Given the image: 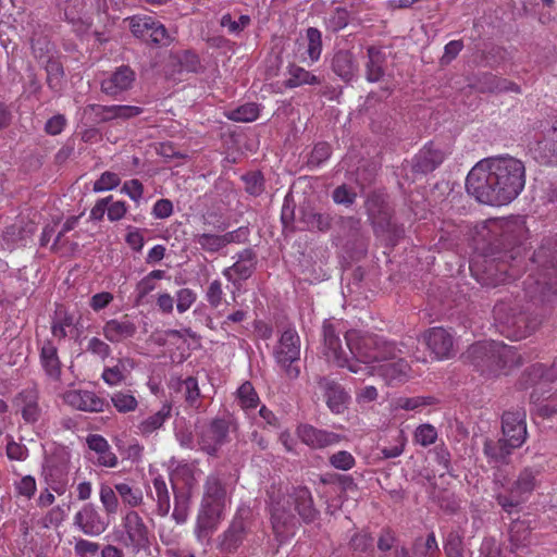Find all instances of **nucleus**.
I'll return each instance as SVG.
<instances>
[{"instance_id": "obj_15", "label": "nucleus", "mask_w": 557, "mask_h": 557, "mask_svg": "<svg viewBox=\"0 0 557 557\" xmlns=\"http://www.w3.org/2000/svg\"><path fill=\"white\" fill-rule=\"evenodd\" d=\"M60 396L64 404L81 411L101 412L106 406L104 399L91 391L67 389Z\"/></svg>"}, {"instance_id": "obj_21", "label": "nucleus", "mask_w": 557, "mask_h": 557, "mask_svg": "<svg viewBox=\"0 0 557 557\" xmlns=\"http://www.w3.org/2000/svg\"><path fill=\"white\" fill-rule=\"evenodd\" d=\"M40 366L45 375L51 382H60L62 374V363L59 358L58 347L51 339H46L40 346L39 354Z\"/></svg>"}, {"instance_id": "obj_34", "label": "nucleus", "mask_w": 557, "mask_h": 557, "mask_svg": "<svg viewBox=\"0 0 557 557\" xmlns=\"http://www.w3.org/2000/svg\"><path fill=\"white\" fill-rule=\"evenodd\" d=\"M74 329V315L64 308H58L51 323L52 336L59 341L64 339L67 335L72 334Z\"/></svg>"}, {"instance_id": "obj_32", "label": "nucleus", "mask_w": 557, "mask_h": 557, "mask_svg": "<svg viewBox=\"0 0 557 557\" xmlns=\"http://www.w3.org/2000/svg\"><path fill=\"white\" fill-rule=\"evenodd\" d=\"M173 386L176 394L181 395L188 407L195 409L200 407L201 393L196 377L178 379Z\"/></svg>"}, {"instance_id": "obj_38", "label": "nucleus", "mask_w": 557, "mask_h": 557, "mask_svg": "<svg viewBox=\"0 0 557 557\" xmlns=\"http://www.w3.org/2000/svg\"><path fill=\"white\" fill-rule=\"evenodd\" d=\"M153 488L150 490V495L157 500L158 511L161 516H165L170 510V494L166 483L162 476L153 479Z\"/></svg>"}, {"instance_id": "obj_8", "label": "nucleus", "mask_w": 557, "mask_h": 557, "mask_svg": "<svg viewBox=\"0 0 557 557\" xmlns=\"http://www.w3.org/2000/svg\"><path fill=\"white\" fill-rule=\"evenodd\" d=\"M341 323L325 320L322 324L323 354L327 360L333 361L339 368H347L350 372L359 374L361 371L370 373L368 368H362L357 362H350L348 354L344 350L341 339L343 334Z\"/></svg>"}, {"instance_id": "obj_23", "label": "nucleus", "mask_w": 557, "mask_h": 557, "mask_svg": "<svg viewBox=\"0 0 557 557\" xmlns=\"http://www.w3.org/2000/svg\"><path fill=\"white\" fill-rule=\"evenodd\" d=\"M516 448L517 447H511V443L504 438H486L483 444V454L488 465L493 468H499L509 463L510 456Z\"/></svg>"}, {"instance_id": "obj_53", "label": "nucleus", "mask_w": 557, "mask_h": 557, "mask_svg": "<svg viewBox=\"0 0 557 557\" xmlns=\"http://www.w3.org/2000/svg\"><path fill=\"white\" fill-rule=\"evenodd\" d=\"M245 189L252 196H259L264 190V178L260 172H250L243 176Z\"/></svg>"}, {"instance_id": "obj_45", "label": "nucleus", "mask_w": 557, "mask_h": 557, "mask_svg": "<svg viewBox=\"0 0 557 557\" xmlns=\"http://www.w3.org/2000/svg\"><path fill=\"white\" fill-rule=\"evenodd\" d=\"M352 20L350 12L346 8L337 7L327 20V27L336 33L345 28Z\"/></svg>"}, {"instance_id": "obj_50", "label": "nucleus", "mask_w": 557, "mask_h": 557, "mask_svg": "<svg viewBox=\"0 0 557 557\" xmlns=\"http://www.w3.org/2000/svg\"><path fill=\"white\" fill-rule=\"evenodd\" d=\"M86 443L90 450H92L97 458L98 457H111L113 451L108 443V441L99 435V434H90L86 438Z\"/></svg>"}, {"instance_id": "obj_39", "label": "nucleus", "mask_w": 557, "mask_h": 557, "mask_svg": "<svg viewBox=\"0 0 557 557\" xmlns=\"http://www.w3.org/2000/svg\"><path fill=\"white\" fill-rule=\"evenodd\" d=\"M124 531L122 540L126 545L137 548L139 542V515L135 510L128 511L124 517Z\"/></svg>"}, {"instance_id": "obj_57", "label": "nucleus", "mask_w": 557, "mask_h": 557, "mask_svg": "<svg viewBox=\"0 0 557 557\" xmlns=\"http://www.w3.org/2000/svg\"><path fill=\"white\" fill-rule=\"evenodd\" d=\"M250 23L248 15H240L238 20H233L230 13L224 14L220 20V25L227 28L230 34H239Z\"/></svg>"}, {"instance_id": "obj_37", "label": "nucleus", "mask_w": 557, "mask_h": 557, "mask_svg": "<svg viewBox=\"0 0 557 557\" xmlns=\"http://www.w3.org/2000/svg\"><path fill=\"white\" fill-rule=\"evenodd\" d=\"M537 151L543 163L557 164V127L548 131L546 137L537 143Z\"/></svg>"}, {"instance_id": "obj_16", "label": "nucleus", "mask_w": 557, "mask_h": 557, "mask_svg": "<svg viewBox=\"0 0 557 557\" xmlns=\"http://www.w3.org/2000/svg\"><path fill=\"white\" fill-rule=\"evenodd\" d=\"M224 511L223 507L201 503L195 529L199 540L208 539L216 531L224 519Z\"/></svg>"}, {"instance_id": "obj_52", "label": "nucleus", "mask_w": 557, "mask_h": 557, "mask_svg": "<svg viewBox=\"0 0 557 557\" xmlns=\"http://www.w3.org/2000/svg\"><path fill=\"white\" fill-rule=\"evenodd\" d=\"M332 467L338 470L348 471L356 465L355 457L347 450H339L329 457Z\"/></svg>"}, {"instance_id": "obj_2", "label": "nucleus", "mask_w": 557, "mask_h": 557, "mask_svg": "<svg viewBox=\"0 0 557 557\" xmlns=\"http://www.w3.org/2000/svg\"><path fill=\"white\" fill-rule=\"evenodd\" d=\"M268 496L272 529L280 541L290 536L299 524L295 512L305 523L314 521L319 516L311 492L305 486H293L285 493L271 486Z\"/></svg>"}, {"instance_id": "obj_40", "label": "nucleus", "mask_w": 557, "mask_h": 557, "mask_svg": "<svg viewBox=\"0 0 557 557\" xmlns=\"http://www.w3.org/2000/svg\"><path fill=\"white\" fill-rule=\"evenodd\" d=\"M412 549L414 557H437L440 549L435 534L430 533L425 540L417 539Z\"/></svg>"}, {"instance_id": "obj_43", "label": "nucleus", "mask_w": 557, "mask_h": 557, "mask_svg": "<svg viewBox=\"0 0 557 557\" xmlns=\"http://www.w3.org/2000/svg\"><path fill=\"white\" fill-rule=\"evenodd\" d=\"M259 116V108L256 103H245L230 111L227 117L235 122H252Z\"/></svg>"}, {"instance_id": "obj_44", "label": "nucleus", "mask_w": 557, "mask_h": 557, "mask_svg": "<svg viewBox=\"0 0 557 557\" xmlns=\"http://www.w3.org/2000/svg\"><path fill=\"white\" fill-rule=\"evenodd\" d=\"M504 323L512 327L515 336L519 338L530 335L535 329V324L530 325L529 318L523 313L508 318Z\"/></svg>"}, {"instance_id": "obj_1", "label": "nucleus", "mask_w": 557, "mask_h": 557, "mask_svg": "<svg viewBox=\"0 0 557 557\" xmlns=\"http://www.w3.org/2000/svg\"><path fill=\"white\" fill-rule=\"evenodd\" d=\"M525 185V166L517 158L505 156L481 160L468 173L467 191L482 203L503 206L511 202Z\"/></svg>"}, {"instance_id": "obj_61", "label": "nucleus", "mask_w": 557, "mask_h": 557, "mask_svg": "<svg viewBox=\"0 0 557 557\" xmlns=\"http://www.w3.org/2000/svg\"><path fill=\"white\" fill-rule=\"evenodd\" d=\"M414 438L418 444L429 446L437 438L436 429L431 424H422L417 428Z\"/></svg>"}, {"instance_id": "obj_59", "label": "nucleus", "mask_w": 557, "mask_h": 557, "mask_svg": "<svg viewBox=\"0 0 557 557\" xmlns=\"http://www.w3.org/2000/svg\"><path fill=\"white\" fill-rule=\"evenodd\" d=\"M224 292L219 280L212 281L206 292V299L210 307L219 308L222 305Z\"/></svg>"}, {"instance_id": "obj_35", "label": "nucleus", "mask_w": 557, "mask_h": 557, "mask_svg": "<svg viewBox=\"0 0 557 557\" xmlns=\"http://www.w3.org/2000/svg\"><path fill=\"white\" fill-rule=\"evenodd\" d=\"M287 73L289 77L284 82V86L289 89L302 85H320L322 83L320 77L296 64H290Z\"/></svg>"}, {"instance_id": "obj_12", "label": "nucleus", "mask_w": 557, "mask_h": 557, "mask_svg": "<svg viewBox=\"0 0 557 557\" xmlns=\"http://www.w3.org/2000/svg\"><path fill=\"white\" fill-rule=\"evenodd\" d=\"M503 438L511 447H521L527 440L525 411L523 409L505 411L502 418Z\"/></svg>"}, {"instance_id": "obj_46", "label": "nucleus", "mask_w": 557, "mask_h": 557, "mask_svg": "<svg viewBox=\"0 0 557 557\" xmlns=\"http://www.w3.org/2000/svg\"><path fill=\"white\" fill-rule=\"evenodd\" d=\"M34 231L35 227L32 223L26 224L25 227H22L21 223H15L7 227L3 236L8 243L15 244L29 237Z\"/></svg>"}, {"instance_id": "obj_10", "label": "nucleus", "mask_w": 557, "mask_h": 557, "mask_svg": "<svg viewBox=\"0 0 557 557\" xmlns=\"http://www.w3.org/2000/svg\"><path fill=\"white\" fill-rule=\"evenodd\" d=\"M70 453L65 448L58 449L46 460L44 473L52 491L62 495L65 492L70 471Z\"/></svg>"}, {"instance_id": "obj_20", "label": "nucleus", "mask_w": 557, "mask_h": 557, "mask_svg": "<svg viewBox=\"0 0 557 557\" xmlns=\"http://www.w3.org/2000/svg\"><path fill=\"white\" fill-rule=\"evenodd\" d=\"M172 41L165 26L151 16L141 17V42L147 46L162 48Z\"/></svg>"}, {"instance_id": "obj_63", "label": "nucleus", "mask_w": 557, "mask_h": 557, "mask_svg": "<svg viewBox=\"0 0 557 557\" xmlns=\"http://www.w3.org/2000/svg\"><path fill=\"white\" fill-rule=\"evenodd\" d=\"M197 295L190 288H182L176 293V309L180 313L186 312L196 301Z\"/></svg>"}, {"instance_id": "obj_14", "label": "nucleus", "mask_w": 557, "mask_h": 557, "mask_svg": "<svg viewBox=\"0 0 557 557\" xmlns=\"http://www.w3.org/2000/svg\"><path fill=\"white\" fill-rule=\"evenodd\" d=\"M300 441L313 449L334 446L345 440V436L335 432L318 429L311 424H300L297 428Z\"/></svg>"}, {"instance_id": "obj_26", "label": "nucleus", "mask_w": 557, "mask_h": 557, "mask_svg": "<svg viewBox=\"0 0 557 557\" xmlns=\"http://www.w3.org/2000/svg\"><path fill=\"white\" fill-rule=\"evenodd\" d=\"M425 343L437 359L448 358L453 351V337L443 327H433L425 334Z\"/></svg>"}, {"instance_id": "obj_58", "label": "nucleus", "mask_w": 557, "mask_h": 557, "mask_svg": "<svg viewBox=\"0 0 557 557\" xmlns=\"http://www.w3.org/2000/svg\"><path fill=\"white\" fill-rule=\"evenodd\" d=\"M398 352H400V349H398L394 343L379 338L376 362H388V360L398 359Z\"/></svg>"}, {"instance_id": "obj_56", "label": "nucleus", "mask_w": 557, "mask_h": 557, "mask_svg": "<svg viewBox=\"0 0 557 557\" xmlns=\"http://www.w3.org/2000/svg\"><path fill=\"white\" fill-rule=\"evenodd\" d=\"M111 400L120 412L133 411L137 407L136 398L128 393L117 392L112 395Z\"/></svg>"}, {"instance_id": "obj_31", "label": "nucleus", "mask_w": 557, "mask_h": 557, "mask_svg": "<svg viewBox=\"0 0 557 557\" xmlns=\"http://www.w3.org/2000/svg\"><path fill=\"white\" fill-rule=\"evenodd\" d=\"M16 401L26 422L35 423L39 420L41 410L38 405V393L35 389L21 392Z\"/></svg>"}, {"instance_id": "obj_4", "label": "nucleus", "mask_w": 557, "mask_h": 557, "mask_svg": "<svg viewBox=\"0 0 557 557\" xmlns=\"http://www.w3.org/2000/svg\"><path fill=\"white\" fill-rule=\"evenodd\" d=\"M253 510L246 505L237 508L226 530L218 536V548L223 553H235L256 527Z\"/></svg>"}, {"instance_id": "obj_33", "label": "nucleus", "mask_w": 557, "mask_h": 557, "mask_svg": "<svg viewBox=\"0 0 557 557\" xmlns=\"http://www.w3.org/2000/svg\"><path fill=\"white\" fill-rule=\"evenodd\" d=\"M299 222L304 223L308 231L326 232L332 227V216L329 213H321L310 207H302L299 210Z\"/></svg>"}, {"instance_id": "obj_7", "label": "nucleus", "mask_w": 557, "mask_h": 557, "mask_svg": "<svg viewBox=\"0 0 557 557\" xmlns=\"http://www.w3.org/2000/svg\"><path fill=\"white\" fill-rule=\"evenodd\" d=\"M301 341L297 331L293 327L284 330L273 349V357L285 375L295 380L300 375Z\"/></svg>"}, {"instance_id": "obj_22", "label": "nucleus", "mask_w": 557, "mask_h": 557, "mask_svg": "<svg viewBox=\"0 0 557 557\" xmlns=\"http://www.w3.org/2000/svg\"><path fill=\"white\" fill-rule=\"evenodd\" d=\"M201 471L197 468L196 463H178L172 471L171 481L174 492L189 493L197 485V476Z\"/></svg>"}, {"instance_id": "obj_41", "label": "nucleus", "mask_w": 557, "mask_h": 557, "mask_svg": "<svg viewBox=\"0 0 557 557\" xmlns=\"http://www.w3.org/2000/svg\"><path fill=\"white\" fill-rule=\"evenodd\" d=\"M237 400L244 410L255 409L259 404V396L252 384L244 382L237 389Z\"/></svg>"}, {"instance_id": "obj_48", "label": "nucleus", "mask_w": 557, "mask_h": 557, "mask_svg": "<svg viewBox=\"0 0 557 557\" xmlns=\"http://www.w3.org/2000/svg\"><path fill=\"white\" fill-rule=\"evenodd\" d=\"M308 55L311 61H318L322 51V35L318 28L309 27L307 29Z\"/></svg>"}, {"instance_id": "obj_5", "label": "nucleus", "mask_w": 557, "mask_h": 557, "mask_svg": "<svg viewBox=\"0 0 557 557\" xmlns=\"http://www.w3.org/2000/svg\"><path fill=\"white\" fill-rule=\"evenodd\" d=\"M237 429L232 416L216 417L196 426L199 449L209 456H215L220 448L230 442V433Z\"/></svg>"}, {"instance_id": "obj_28", "label": "nucleus", "mask_w": 557, "mask_h": 557, "mask_svg": "<svg viewBox=\"0 0 557 557\" xmlns=\"http://www.w3.org/2000/svg\"><path fill=\"white\" fill-rule=\"evenodd\" d=\"M201 503L226 508V487L219 474L212 473L208 475L205 483V491Z\"/></svg>"}, {"instance_id": "obj_11", "label": "nucleus", "mask_w": 557, "mask_h": 557, "mask_svg": "<svg viewBox=\"0 0 557 557\" xmlns=\"http://www.w3.org/2000/svg\"><path fill=\"white\" fill-rule=\"evenodd\" d=\"M234 258H236L234 264L225 268L222 274L234 286L239 287L240 282L248 280L255 273L258 257L252 248H246Z\"/></svg>"}, {"instance_id": "obj_27", "label": "nucleus", "mask_w": 557, "mask_h": 557, "mask_svg": "<svg viewBox=\"0 0 557 557\" xmlns=\"http://www.w3.org/2000/svg\"><path fill=\"white\" fill-rule=\"evenodd\" d=\"M444 159L445 154L442 150L428 145L414 157L412 169L416 173L426 174L441 165Z\"/></svg>"}, {"instance_id": "obj_60", "label": "nucleus", "mask_w": 557, "mask_h": 557, "mask_svg": "<svg viewBox=\"0 0 557 557\" xmlns=\"http://www.w3.org/2000/svg\"><path fill=\"white\" fill-rule=\"evenodd\" d=\"M446 557H463L462 539L455 532H450L444 545Z\"/></svg>"}, {"instance_id": "obj_62", "label": "nucleus", "mask_w": 557, "mask_h": 557, "mask_svg": "<svg viewBox=\"0 0 557 557\" xmlns=\"http://www.w3.org/2000/svg\"><path fill=\"white\" fill-rule=\"evenodd\" d=\"M120 177L117 174L112 172H104L101 176L94 183V191H107L111 190L120 184Z\"/></svg>"}, {"instance_id": "obj_24", "label": "nucleus", "mask_w": 557, "mask_h": 557, "mask_svg": "<svg viewBox=\"0 0 557 557\" xmlns=\"http://www.w3.org/2000/svg\"><path fill=\"white\" fill-rule=\"evenodd\" d=\"M476 89L482 94H503L515 92L520 94L521 88L515 82L499 77L492 73H483L475 83Z\"/></svg>"}, {"instance_id": "obj_6", "label": "nucleus", "mask_w": 557, "mask_h": 557, "mask_svg": "<svg viewBox=\"0 0 557 557\" xmlns=\"http://www.w3.org/2000/svg\"><path fill=\"white\" fill-rule=\"evenodd\" d=\"M539 471L524 468L506 492L497 493L495 499L507 513L518 512L537 486Z\"/></svg>"}, {"instance_id": "obj_36", "label": "nucleus", "mask_w": 557, "mask_h": 557, "mask_svg": "<svg viewBox=\"0 0 557 557\" xmlns=\"http://www.w3.org/2000/svg\"><path fill=\"white\" fill-rule=\"evenodd\" d=\"M136 331V326L128 320H111L107 322L103 334L110 342H121L131 337Z\"/></svg>"}, {"instance_id": "obj_42", "label": "nucleus", "mask_w": 557, "mask_h": 557, "mask_svg": "<svg viewBox=\"0 0 557 557\" xmlns=\"http://www.w3.org/2000/svg\"><path fill=\"white\" fill-rule=\"evenodd\" d=\"M194 242L201 250L214 253L223 249L222 236L212 233H201L194 236Z\"/></svg>"}, {"instance_id": "obj_30", "label": "nucleus", "mask_w": 557, "mask_h": 557, "mask_svg": "<svg viewBox=\"0 0 557 557\" xmlns=\"http://www.w3.org/2000/svg\"><path fill=\"white\" fill-rule=\"evenodd\" d=\"M134 72L131 69L123 66L101 82V89L108 95H116L127 89L134 82Z\"/></svg>"}, {"instance_id": "obj_47", "label": "nucleus", "mask_w": 557, "mask_h": 557, "mask_svg": "<svg viewBox=\"0 0 557 557\" xmlns=\"http://www.w3.org/2000/svg\"><path fill=\"white\" fill-rule=\"evenodd\" d=\"M170 412L171 407L164 405L158 412L141 423V434L152 433L157 429L161 428L165 419L170 417Z\"/></svg>"}, {"instance_id": "obj_29", "label": "nucleus", "mask_w": 557, "mask_h": 557, "mask_svg": "<svg viewBox=\"0 0 557 557\" xmlns=\"http://www.w3.org/2000/svg\"><path fill=\"white\" fill-rule=\"evenodd\" d=\"M332 70L344 82H351L358 73V64L349 50H338L332 58Z\"/></svg>"}, {"instance_id": "obj_55", "label": "nucleus", "mask_w": 557, "mask_h": 557, "mask_svg": "<svg viewBox=\"0 0 557 557\" xmlns=\"http://www.w3.org/2000/svg\"><path fill=\"white\" fill-rule=\"evenodd\" d=\"M330 156L331 146L326 143H319L313 147L307 163L311 168H318L325 162Z\"/></svg>"}, {"instance_id": "obj_17", "label": "nucleus", "mask_w": 557, "mask_h": 557, "mask_svg": "<svg viewBox=\"0 0 557 557\" xmlns=\"http://www.w3.org/2000/svg\"><path fill=\"white\" fill-rule=\"evenodd\" d=\"M74 524L86 535L97 536L103 533L109 527L100 513L91 506L85 505L74 516Z\"/></svg>"}, {"instance_id": "obj_18", "label": "nucleus", "mask_w": 557, "mask_h": 557, "mask_svg": "<svg viewBox=\"0 0 557 557\" xmlns=\"http://www.w3.org/2000/svg\"><path fill=\"white\" fill-rule=\"evenodd\" d=\"M320 389L323 391L326 405L333 413H342L350 398L345 388L334 380L321 376L318 380Z\"/></svg>"}, {"instance_id": "obj_9", "label": "nucleus", "mask_w": 557, "mask_h": 557, "mask_svg": "<svg viewBox=\"0 0 557 557\" xmlns=\"http://www.w3.org/2000/svg\"><path fill=\"white\" fill-rule=\"evenodd\" d=\"M344 336L351 355L350 362H357L360 367H370V363L376 362L377 336L361 335L356 330L345 332Z\"/></svg>"}, {"instance_id": "obj_3", "label": "nucleus", "mask_w": 557, "mask_h": 557, "mask_svg": "<svg viewBox=\"0 0 557 557\" xmlns=\"http://www.w3.org/2000/svg\"><path fill=\"white\" fill-rule=\"evenodd\" d=\"M467 358L482 373H497L516 362V351L513 347L504 343L479 342L468 348Z\"/></svg>"}, {"instance_id": "obj_25", "label": "nucleus", "mask_w": 557, "mask_h": 557, "mask_svg": "<svg viewBox=\"0 0 557 557\" xmlns=\"http://www.w3.org/2000/svg\"><path fill=\"white\" fill-rule=\"evenodd\" d=\"M387 58L385 52L375 46L367 48V61L364 63L366 79L369 83H377L383 79L386 71Z\"/></svg>"}, {"instance_id": "obj_54", "label": "nucleus", "mask_w": 557, "mask_h": 557, "mask_svg": "<svg viewBox=\"0 0 557 557\" xmlns=\"http://www.w3.org/2000/svg\"><path fill=\"white\" fill-rule=\"evenodd\" d=\"M178 62L182 71H186L189 73H199L203 69L198 54L190 50L184 51L180 55Z\"/></svg>"}, {"instance_id": "obj_51", "label": "nucleus", "mask_w": 557, "mask_h": 557, "mask_svg": "<svg viewBox=\"0 0 557 557\" xmlns=\"http://www.w3.org/2000/svg\"><path fill=\"white\" fill-rule=\"evenodd\" d=\"M507 240L512 245H520L527 238V230L522 222H509L504 227Z\"/></svg>"}, {"instance_id": "obj_49", "label": "nucleus", "mask_w": 557, "mask_h": 557, "mask_svg": "<svg viewBox=\"0 0 557 557\" xmlns=\"http://www.w3.org/2000/svg\"><path fill=\"white\" fill-rule=\"evenodd\" d=\"M190 495L189 493L174 492L173 518L177 523H183L187 519Z\"/></svg>"}, {"instance_id": "obj_19", "label": "nucleus", "mask_w": 557, "mask_h": 557, "mask_svg": "<svg viewBox=\"0 0 557 557\" xmlns=\"http://www.w3.org/2000/svg\"><path fill=\"white\" fill-rule=\"evenodd\" d=\"M370 371L369 374L366 371L360 373L363 375H372L376 372L382 376L385 382L389 385L400 384L408 380L410 367L406 360L398 358L396 361H388L377 367H367Z\"/></svg>"}, {"instance_id": "obj_13", "label": "nucleus", "mask_w": 557, "mask_h": 557, "mask_svg": "<svg viewBox=\"0 0 557 557\" xmlns=\"http://www.w3.org/2000/svg\"><path fill=\"white\" fill-rule=\"evenodd\" d=\"M369 219L376 234H386L394 232L392 223V212L384 198L372 194L366 202Z\"/></svg>"}, {"instance_id": "obj_64", "label": "nucleus", "mask_w": 557, "mask_h": 557, "mask_svg": "<svg viewBox=\"0 0 557 557\" xmlns=\"http://www.w3.org/2000/svg\"><path fill=\"white\" fill-rule=\"evenodd\" d=\"M357 194L346 185L336 187L333 191V200L338 205L351 206L356 200Z\"/></svg>"}]
</instances>
